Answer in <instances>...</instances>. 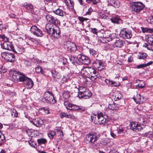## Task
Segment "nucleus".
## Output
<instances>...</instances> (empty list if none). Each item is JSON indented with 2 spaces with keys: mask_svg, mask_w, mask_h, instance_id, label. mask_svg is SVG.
I'll return each instance as SVG.
<instances>
[{
  "mask_svg": "<svg viewBox=\"0 0 153 153\" xmlns=\"http://www.w3.org/2000/svg\"><path fill=\"white\" fill-rule=\"evenodd\" d=\"M99 137L96 134L90 133L88 134L86 137L87 143L90 144L89 145L90 147L92 149H94L96 146V144L94 143L98 139Z\"/></svg>",
  "mask_w": 153,
  "mask_h": 153,
  "instance_id": "nucleus-2",
  "label": "nucleus"
},
{
  "mask_svg": "<svg viewBox=\"0 0 153 153\" xmlns=\"http://www.w3.org/2000/svg\"><path fill=\"white\" fill-rule=\"evenodd\" d=\"M25 51V49L24 48L20 47H17L16 50L13 49V51L16 53L20 54L24 52Z\"/></svg>",
  "mask_w": 153,
  "mask_h": 153,
  "instance_id": "nucleus-31",
  "label": "nucleus"
},
{
  "mask_svg": "<svg viewBox=\"0 0 153 153\" xmlns=\"http://www.w3.org/2000/svg\"><path fill=\"white\" fill-rule=\"evenodd\" d=\"M119 105L117 104L114 102L113 104H110L108 106V107L111 110H117L119 108Z\"/></svg>",
  "mask_w": 153,
  "mask_h": 153,
  "instance_id": "nucleus-34",
  "label": "nucleus"
},
{
  "mask_svg": "<svg viewBox=\"0 0 153 153\" xmlns=\"http://www.w3.org/2000/svg\"><path fill=\"white\" fill-rule=\"evenodd\" d=\"M131 7L132 11L137 14L143 9L145 5L142 2L135 1L132 2Z\"/></svg>",
  "mask_w": 153,
  "mask_h": 153,
  "instance_id": "nucleus-4",
  "label": "nucleus"
},
{
  "mask_svg": "<svg viewBox=\"0 0 153 153\" xmlns=\"http://www.w3.org/2000/svg\"><path fill=\"white\" fill-rule=\"evenodd\" d=\"M112 34L109 35V36H105V37L106 39V41H105L106 42V41L108 42H110L111 41H114L115 40V38L114 37H113Z\"/></svg>",
  "mask_w": 153,
  "mask_h": 153,
  "instance_id": "nucleus-40",
  "label": "nucleus"
},
{
  "mask_svg": "<svg viewBox=\"0 0 153 153\" xmlns=\"http://www.w3.org/2000/svg\"><path fill=\"white\" fill-rule=\"evenodd\" d=\"M117 132V134L118 136H123L125 132L124 129L123 128H117L116 130Z\"/></svg>",
  "mask_w": 153,
  "mask_h": 153,
  "instance_id": "nucleus-36",
  "label": "nucleus"
},
{
  "mask_svg": "<svg viewBox=\"0 0 153 153\" xmlns=\"http://www.w3.org/2000/svg\"><path fill=\"white\" fill-rule=\"evenodd\" d=\"M53 12L55 14L62 17L66 16V14L65 12L60 8L53 10Z\"/></svg>",
  "mask_w": 153,
  "mask_h": 153,
  "instance_id": "nucleus-23",
  "label": "nucleus"
},
{
  "mask_svg": "<svg viewBox=\"0 0 153 153\" xmlns=\"http://www.w3.org/2000/svg\"><path fill=\"white\" fill-rule=\"evenodd\" d=\"M69 59L70 61L74 64L76 65H78L79 64V61L78 60V56L76 57L74 56H71L69 57Z\"/></svg>",
  "mask_w": 153,
  "mask_h": 153,
  "instance_id": "nucleus-27",
  "label": "nucleus"
},
{
  "mask_svg": "<svg viewBox=\"0 0 153 153\" xmlns=\"http://www.w3.org/2000/svg\"><path fill=\"white\" fill-rule=\"evenodd\" d=\"M78 58L79 62L84 65H88L90 63L89 58L86 56L79 54L78 56Z\"/></svg>",
  "mask_w": 153,
  "mask_h": 153,
  "instance_id": "nucleus-14",
  "label": "nucleus"
},
{
  "mask_svg": "<svg viewBox=\"0 0 153 153\" xmlns=\"http://www.w3.org/2000/svg\"><path fill=\"white\" fill-rule=\"evenodd\" d=\"M145 84L144 83V82H143L142 83H140L136 85V87H139L141 88H143L145 87Z\"/></svg>",
  "mask_w": 153,
  "mask_h": 153,
  "instance_id": "nucleus-53",
  "label": "nucleus"
},
{
  "mask_svg": "<svg viewBox=\"0 0 153 153\" xmlns=\"http://www.w3.org/2000/svg\"><path fill=\"white\" fill-rule=\"evenodd\" d=\"M30 32L34 35L39 37L43 36L42 32L36 26L33 25L30 28Z\"/></svg>",
  "mask_w": 153,
  "mask_h": 153,
  "instance_id": "nucleus-10",
  "label": "nucleus"
},
{
  "mask_svg": "<svg viewBox=\"0 0 153 153\" xmlns=\"http://www.w3.org/2000/svg\"><path fill=\"white\" fill-rule=\"evenodd\" d=\"M60 118L62 119L64 117H65L68 118H74V116L70 114H68L67 113L65 112L61 113L59 115Z\"/></svg>",
  "mask_w": 153,
  "mask_h": 153,
  "instance_id": "nucleus-30",
  "label": "nucleus"
},
{
  "mask_svg": "<svg viewBox=\"0 0 153 153\" xmlns=\"http://www.w3.org/2000/svg\"><path fill=\"white\" fill-rule=\"evenodd\" d=\"M92 10V9L91 7H90L89 9H88V11L86 12L85 15H90L91 13Z\"/></svg>",
  "mask_w": 153,
  "mask_h": 153,
  "instance_id": "nucleus-59",
  "label": "nucleus"
},
{
  "mask_svg": "<svg viewBox=\"0 0 153 153\" xmlns=\"http://www.w3.org/2000/svg\"><path fill=\"white\" fill-rule=\"evenodd\" d=\"M37 142L39 144H44L47 142V140L46 139L43 138H41L38 139Z\"/></svg>",
  "mask_w": 153,
  "mask_h": 153,
  "instance_id": "nucleus-44",
  "label": "nucleus"
},
{
  "mask_svg": "<svg viewBox=\"0 0 153 153\" xmlns=\"http://www.w3.org/2000/svg\"><path fill=\"white\" fill-rule=\"evenodd\" d=\"M28 143L30 146L33 147H35L36 145V144L34 142H32L31 141H29Z\"/></svg>",
  "mask_w": 153,
  "mask_h": 153,
  "instance_id": "nucleus-60",
  "label": "nucleus"
},
{
  "mask_svg": "<svg viewBox=\"0 0 153 153\" xmlns=\"http://www.w3.org/2000/svg\"><path fill=\"white\" fill-rule=\"evenodd\" d=\"M22 82H25L28 88L29 89L32 88L33 85V81L30 79L25 76L23 81Z\"/></svg>",
  "mask_w": 153,
  "mask_h": 153,
  "instance_id": "nucleus-20",
  "label": "nucleus"
},
{
  "mask_svg": "<svg viewBox=\"0 0 153 153\" xmlns=\"http://www.w3.org/2000/svg\"><path fill=\"white\" fill-rule=\"evenodd\" d=\"M11 114L12 116L13 117H18V113L15 109H13Z\"/></svg>",
  "mask_w": 153,
  "mask_h": 153,
  "instance_id": "nucleus-48",
  "label": "nucleus"
},
{
  "mask_svg": "<svg viewBox=\"0 0 153 153\" xmlns=\"http://www.w3.org/2000/svg\"><path fill=\"white\" fill-rule=\"evenodd\" d=\"M120 3L118 0H116L115 2V4L114 5V7L116 8H118L120 5Z\"/></svg>",
  "mask_w": 153,
  "mask_h": 153,
  "instance_id": "nucleus-57",
  "label": "nucleus"
},
{
  "mask_svg": "<svg viewBox=\"0 0 153 153\" xmlns=\"http://www.w3.org/2000/svg\"><path fill=\"white\" fill-rule=\"evenodd\" d=\"M89 52L90 54L91 55L93 56L94 57H97L98 56V53L97 52L94 50L93 49H91L89 50Z\"/></svg>",
  "mask_w": 153,
  "mask_h": 153,
  "instance_id": "nucleus-42",
  "label": "nucleus"
},
{
  "mask_svg": "<svg viewBox=\"0 0 153 153\" xmlns=\"http://www.w3.org/2000/svg\"><path fill=\"white\" fill-rule=\"evenodd\" d=\"M93 67L99 71H101L105 68L104 64L101 60L96 59L92 63Z\"/></svg>",
  "mask_w": 153,
  "mask_h": 153,
  "instance_id": "nucleus-8",
  "label": "nucleus"
},
{
  "mask_svg": "<svg viewBox=\"0 0 153 153\" xmlns=\"http://www.w3.org/2000/svg\"><path fill=\"white\" fill-rule=\"evenodd\" d=\"M23 5L27 10H32L33 8V5L28 2L24 3L23 4Z\"/></svg>",
  "mask_w": 153,
  "mask_h": 153,
  "instance_id": "nucleus-33",
  "label": "nucleus"
},
{
  "mask_svg": "<svg viewBox=\"0 0 153 153\" xmlns=\"http://www.w3.org/2000/svg\"><path fill=\"white\" fill-rule=\"evenodd\" d=\"M130 125L131 129L136 132L140 131L143 129L141 124L139 125L137 123L132 122L130 123Z\"/></svg>",
  "mask_w": 153,
  "mask_h": 153,
  "instance_id": "nucleus-15",
  "label": "nucleus"
},
{
  "mask_svg": "<svg viewBox=\"0 0 153 153\" xmlns=\"http://www.w3.org/2000/svg\"><path fill=\"white\" fill-rule=\"evenodd\" d=\"M52 24H47L45 26L46 30L45 31H46L47 33L50 35L51 33V32H52L54 29Z\"/></svg>",
  "mask_w": 153,
  "mask_h": 153,
  "instance_id": "nucleus-24",
  "label": "nucleus"
},
{
  "mask_svg": "<svg viewBox=\"0 0 153 153\" xmlns=\"http://www.w3.org/2000/svg\"><path fill=\"white\" fill-rule=\"evenodd\" d=\"M0 139L3 142H5V137L4 134H2L0 137Z\"/></svg>",
  "mask_w": 153,
  "mask_h": 153,
  "instance_id": "nucleus-64",
  "label": "nucleus"
},
{
  "mask_svg": "<svg viewBox=\"0 0 153 153\" xmlns=\"http://www.w3.org/2000/svg\"><path fill=\"white\" fill-rule=\"evenodd\" d=\"M141 95L140 94L137 95L136 98H135L134 100L137 103H140L142 102L143 101L141 100Z\"/></svg>",
  "mask_w": 153,
  "mask_h": 153,
  "instance_id": "nucleus-39",
  "label": "nucleus"
},
{
  "mask_svg": "<svg viewBox=\"0 0 153 153\" xmlns=\"http://www.w3.org/2000/svg\"><path fill=\"white\" fill-rule=\"evenodd\" d=\"M81 95L82 97L79 96V98H82L85 99H88L91 96V94L90 91L87 89Z\"/></svg>",
  "mask_w": 153,
  "mask_h": 153,
  "instance_id": "nucleus-25",
  "label": "nucleus"
},
{
  "mask_svg": "<svg viewBox=\"0 0 153 153\" xmlns=\"http://www.w3.org/2000/svg\"><path fill=\"white\" fill-rule=\"evenodd\" d=\"M90 31L93 34L97 35L98 31L96 28H91L90 29Z\"/></svg>",
  "mask_w": 153,
  "mask_h": 153,
  "instance_id": "nucleus-54",
  "label": "nucleus"
},
{
  "mask_svg": "<svg viewBox=\"0 0 153 153\" xmlns=\"http://www.w3.org/2000/svg\"><path fill=\"white\" fill-rule=\"evenodd\" d=\"M46 18L47 21L55 25L60 24V22L59 19L49 14L46 15Z\"/></svg>",
  "mask_w": 153,
  "mask_h": 153,
  "instance_id": "nucleus-13",
  "label": "nucleus"
},
{
  "mask_svg": "<svg viewBox=\"0 0 153 153\" xmlns=\"http://www.w3.org/2000/svg\"><path fill=\"white\" fill-rule=\"evenodd\" d=\"M55 132L52 130H50L48 134V137L50 139H52L53 138L54 136L55 135Z\"/></svg>",
  "mask_w": 153,
  "mask_h": 153,
  "instance_id": "nucleus-41",
  "label": "nucleus"
},
{
  "mask_svg": "<svg viewBox=\"0 0 153 153\" xmlns=\"http://www.w3.org/2000/svg\"><path fill=\"white\" fill-rule=\"evenodd\" d=\"M64 105L67 109H69L71 110H79L81 109V108H80L78 106L70 103L67 101L64 102Z\"/></svg>",
  "mask_w": 153,
  "mask_h": 153,
  "instance_id": "nucleus-16",
  "label": "nucleus"
},
{
  "mask_svg": "<svg viewBox=\"0 0 153 153\" xmlns=\"http://www.w3.org/2000/svg\"><path fill=\"white\" fill-rule=\"evenodd\" d=\"M108 17V16L104 14H101L100 16V18L104 19H106Z\"/></svg>",
  "mask_w": 153,
  "mask_h": 153,
  "instance_id": "nucleus-58",
  "label": "nucleus"
},
{
  "mask_svg": "<svg viewBox=\"0 0 153 153\" xmlns=\"http://www.w3.org/2000/svg\"><path fill=\"white\" fill-rule=\"evenodd\" d=\"M78 19L80 22L79 23H80V25H81V27L80 28L82 29L83 28V26L84 25L83 22L85 21L87 22V20H89V19L81 16H79Z\"/></svg>",
  "mask_w": 153,
  "mask_h": 153,
  "instance_id": "nucleus-32",
  "label": "nucleus"
},
{
  "mask_svg": "<svg viewBox=\"0 0 153 153\" xmlns=\"http://www.w3.org/2000/svg\"><path fill=\"white\" fill-rule=\"evenodd\" d=\"M116 134L114 133V132H110V134L111 136L113 137L114 138H116L117 136H118L117 135V132L116 133Z\"/></svg>",
  "mask_w": 153,
  "mask_h": 153,
  "instance_id": "nucleus-62",
  "label": "nucleus"
},
{
  "mask_svg": "<svg viewBox=\"0 0 153 153\" xmlns=\"http://www.w3.org/2000/svg\"><path fill=\"white\" fill-rule=\"evenodd\" d=\"M120 83L119 82L116 81H111V85H112L114 86H117L120 85Z\"/></svg>",
  "mask_w": 153,
  "mask_h": 153,
  "instance_id": "nucleus-47",
  "label": "nucleus"
},
{
  "mask_svg": "<svg viewBox=\"0 0 153 153\" xmlns=\"http://www.w3.org/2000/svg\"><path fill=\"white\" fill-rule=\"evenodd\" d=\"M35 71L36 73H41L42 74H44L43 70L42 67L40 66H37L35 68Z\"/></svg>",
  "mask_w": 153,
  "mask_h": 153,
  "instance_id": "nucleus-43",
  "label": "nucleus"
},
{
  "mask_svg": "<svg viewBox=\"0 0 153 153\" xmlns=\"http://www.w3.org/2000/svg\"><path fill=\"white\" fill-rule=\"evenodd\" d=\"M60 30L57 27V29H54L51 32L50 36L52 38H58L60 37Z\"/></svg>",
  "mask_w": 153,
  "mask_h": 153,
  "instance_id": "nucleus-19",
  "label": "nucleus"
},
{
  "mask_svg": "<svg viewBox=\"0 0 153 153\" xmlns=\"http://www.w3.org/2000/svg\"><path fill=\"white\" fill-rule=\"evenodd\" d=\"M64 48L66 50L72 52H75L77 50L76 45L70 41L65 42Z\"/></svg>",
  "mask_w": 153,
  "mask_h": 153,
  "instance_id": "nucleus-7",
  "label": "nucleus"
},
{
  "mask_svg": "<svg viewBox=\"0 0 153 153\" xmlns=\"http://www.w3.org/2000/svg\"><path fill=\"white\" fill-rule=\"evenodd\" d=\"M111 20L112 22L114 23L119 24L122 23V20L118 16L113 17L111 19Z\"/></svg>",
  "mask_w": 153,
  "mask_h": 153,
  "instance_id": "nucleus-29",
  "label": "nucleus"
},
{
  "mask_svg": "<svg viewBox=\"0 0 153 153\" xmlns=\"http://www.w3.org/2000/svg\"><path fill=\"white\" fill-rule=\"evenodd\" d=\"M44 99L45 102L48 103L54 104L56 102V100L52 93L49 91L45 92L44 94Z\"/></svg>",
  "mask_w": 153,
  "mask_h": 153,
  "instance_id": "nucleus-5",
  "label": "nucleus"
},
{
  "mask_svg": "<svg viewBox=\"0 0 153 153\" xmlns=\"http://www.w3.org/2000/svg\"><path fill=\"white\" fill-rule=\"evenodd\" d=\"M113 97H114V99L115 101L120 99L122 96L121 94L119 92L117 91L113 95Z\"/></svg>",
  "mask_w": 153,
  "mask_h": 153,
  "instance_id": "nucleus-35",
  "label": "nucleus"
},
{
  "mask_svg": "<svg viewBox=\"0 0 153 153\" xmlns=\"http://www.w3.org/2000/svg\"><path fill=\"white\" fill-rule=\"evenodd\" d=\"M147 56V55L146 53H143L138 56V59H144L146 58Z\"/></svg>",
  "mask_w": 153,
  "mask_h": 153,
  "instance_id": "nucleus-49",
  "label": "nucleus"
},
{
  "mask_svg": "<svg viewBox=\"0 0 153 153\" xmlns=\"http://www.w3.org/2000/svg\"><path fill=\"white\" fill-rule=\"evenodd\" d=\"M146 41H148L150 45H153V35L147 36Z\"/></svg>",
  "mask_w": 153,
  "mask_h": 153,
  "instance_id": "nucleus-38",
  "label": "nucleus"
},
{
  "mask_svg": "<svg viewBox=\"0 0 153 153\" xmlns=\"http://www.w3.org/2000/svg\"><path fill=\"white\" fill-rule=\"evenodd\" d=\"M63 97L67 99L68 98L70 97V95L68 92H64L62 94Z\"/></svg>",
  "mask_w": 153,
  "mask_h": 153,
  "instance_id": "nucleus-52",
  "label": "nucleus"
},
{
  "mask_svg": "<svg viewBox=\"0 0 153 153\" xmlns=\"http://www.w3.org/2000/svg\"><path fill=\"white\" fill-rule=\"evenodd\" d=\"M30 32L34 35L39 37L43 36L42 32L36 26L33 25L30 28Z\"/></svg>",
  "mask_w": 153,
  "mask_h": 153,
  "instance_id": "nucleus-12",
  "label": "nucleus"
},
{
  "mask_svg": "<svg viewBox=\"0 0 153 153\" xmlns=\"http://www.w3.org/2000/svg\"><path fill=\"white\" fill-rule=\"evenodd\" d=\"M146 20L148 23L153 24V16L148 17Z\"/></svg>",
  "mask_w": 153,
  "mask_h": 153,
  "instance_id": "nucleus-51",
  "label": "nucleus"
},
{
  "mask_svg": "<svg viewBox=\"0 0 153 153\" xmlns=\"http://www.w3.org/2000/svg\"><path fill=\"white\" fill-rule=\"evenodd\" d=\"M56 130L57 132L58 135L59 136H60V137L63 136V134L62 131H61L59 129H56Z\"/></svg>",
  "mask_w": 153,
  "mask_h": 153,
  "instance_id": "nucleus-55",
  "label": "nucleus"
},
{
  "mask_svg": "<svg viewBox=\"0 0 153 153\" xmlns=\"http://www.w3.org/2000/svg\"><path fill=\"white\" fill-rule=\"evenodd\" d=\"M1 55L2 57L8 62H13L15 60V56L12 53L4 52L1 53Z\"/></svg>",
  "mask_w": 153,
  "mask_h": 153,
  "instance_id": "nucleus-9",
  "label": "nucleus"
},
{
  "mask_svg": "<svg viewBox=\"0 0 153 153\" xmlns=\"http://www.w3.org/2000/svg\"><path fill=\"white\" fill-rule=\"evenodd\" d=\"M67 6L72 7L74 5V3L71 0H64Z\"/></svg>",
  "mask_w": 153,
  "mask_h": 153,
  "instance_id": "nucleus-45",
  "label": "nucleus"
},
{
  "mask_svg": "<svg viewBox=\"0 0 153 153\" xmlns=\"http://www.w3.org/2000/svg\"><path fill=\"white\" fill-rule=\"evenodd\" d=\"M144 136L149 137H153V132L151 131L146 132L144 134Z\"/></svg>",
  "mask_w": 153,
  "mask_h": 153,
  "instance_id": "nucleus-50",
  "label": "nucleus"
},
{
  "mask_svg": "<svg viewBox=\"0 0 153 153\" xmlns=\"http://www.w3.org/2000/svg\"><path fill=\"white\" fill-rule=\"evenodd\" d=\"M146 67L145 64H142L139 65H137L136 67L137 68H142Z\"/></svg>",
  "mask_w": 153,
  "mask_h": 153,
  "instance_id": "nucleus-63",
  "label": "nucleus"
},
{
  "mask_svg": "<svg viewBox=\"0 0 153 153\" xmlns=\"http://www.w3.org/2000/svg\"><path fill=\"white\" fill-rule=\"evenodd\" d=\"M143 32L151 33L153 32V29L149 28L147 27H141Z\"/></svg>",
  "mask_w": 153,
  "mask_h": 153,
  "instance_id": "nucleus-37",
  "label": "nucleus"
},
{
  "mask_svg": "<svg viewBox=\"0 0 153 153\" xmlns=\"http://www.w3.org/2000/svg\"><path fill=\"white\" fill-rule=\"evenodd\" d=\"M51 72L52 74V76L54 78L56 75L57 74V72L55 71L52 70L51 71Z\"/></svg>",
  "mask_w": 153,
  "mask_h": 153,
  "instance_id": "nucleus-61",
  "label": "nucleus"
},
{
  "mask_svg": "<svg viewBox=\"0 0 153 153\" xmlns=\"http://www.w3.org/2000/svg\"><path fill=\"white\" fill-rule=\"evenodd\" d=\"M34 130L32 129H28L26 130V132L27 134L29 136H32Z\"/></svg>",
  "mask_w": 153,
  "mask_h": 153,
  "instance_id": "nucleus-46",
  "label": "nucleus"
},
{
  "mask_svg": "<svg viewBox=\"0 0 153 153\" xmlns=\"http://www.w3.org/2000/svg\"><path fill=\"white\" fill-rule=\"evenodd\" d=\"M114 42H114V45L116 47L119 48L122 47L125 43L124 42L120 39L117 40L115 39V40Z\"/></svg>",
  "mask_w": 153,
  "mask_h": 153,
  "instance_id": "nucleus-28",
  "label": "nucleus"
},
{
  "mask_svg": "<svg viewBox=\"0 0 153 153\" xmlns=\"http://www.w3.org/2000/svg\"><path fill=\"white\" fill-rule=\"evenodd\" d=\"M10 74H12V80L15 82H17L18 81L22 82L25 76L19 72L15 70L11 71Z\"/></svg>",
  "mask_w": 153,
  "mask_h": 153,
  "instance_id": "nucleus-3",
  "label": "nucleus"
},
{
  "mask_svg": "<svg viewBox=\"0 0 153 153\" xmlns=\"http://www.w3.org/2000/svg\"><path fill=\"white\" fill-rule=\"evenodd\" d=\"M100 117H99V120L100 123L99 124H103L107 122L108 121V116L106 115H103V114L101 113H100Z\"/></svg>",
  "mask_w": 153,
  "mask_h": 153,
  "instance_id": "nucleus-21",
  "label": "nucleus"
},
{
  "mask_svg": "<svg viewBox=\"0 0 153 153\" xmlns=\"http://www.w3.org/2000/svg\"><path fill=\"white\" fill-rule=\"evenodd\" d=\"M81 72L85 77L90 78L92 80L96 79L99 76L98 72L91 67L84 68L81 69Z\"/></svg>",
  "mask_w": 153,
  "mask_h": 153,
  "instance_id": "nucleus-1",
  "label": "nucleus"
},
{
  "mask_svg": "<svg viewBox=\"0 0 153 153\" xmlns=\"http://www.w3.org/2000/svg\"><path fill=\"white\" fill-rule=\"evenodd\" d=\"M120 35L125 39H130L132 36L131 30L126 28H123L120 30Z\"/></svg>",
  "mask_w": 153,
  "mask_h": 153,
  "instance_id": "nucleus-6",
  "label": "nucleus"
},
{
  "mask_svg": "<svg viewBox=\"0 0 153 153\" xmlns=\"http://www.w3.org/2000/svg\"><path fill=\"white\" fill-rule=\"evenodd\" d=\"M1 48L3 49L13 51V47L11 42H6L3 44H1Z\"/></svg>",
  "mask_w": 153,
  "mask_h": 153,
  "instance_id": "nucleus-18",
  "label": "nucleus"
},
{
  "mask_svg": "<svg viewBox=\"0 0 153 153\" xmlns=\"http://www.w3.org/2000/svg\"><path fill=\"white\" fill-rule=\"evenodd\" d=\"M7 71V70L4 67L2 66L0 67V71L2 73H5Z\"/></svg>",
  "mask_w": 153,
  "mask_h": 153,
  "instance_id": "nucleus-56",
  "label": "nucleus"
},
{
  "mask_svg": "<svg viewBox=\"0 0 153 153\" xmlns=\"http://www.w3.org/2000/svg\"><path fill=\"white\" fill-rule=\"evenodd\" d=\"M30 32L34 35L39 37L43 36L42 32L36 26L33 25L30 28Z\"/></svg>",
  "mask_w": 153,
  "mask_h": 153,
  "instance_id": "nucleus-11",
  "label": "nucleus"
},
{
  "mask_svg": "<svg viewBox=\"0 0 153 153\" xmlns=\"http://www.w3.org/2000/svg\"><path fill=\"white\" fill-rule=\"evenodd\" d=\"M30 122L37 127H40L43 125L44 122L41 119L39 118H36L30 121Z\"/></svg>",
  "mask_w": 153,
  "mask_h": 153,
  "instance_id": "nucleus-17",
  "label": "nucleus"
},
{
  "mask_svg": "<svg viewBox=\"0 0 153 153\" xmlns=\"http://www.w3.org/2000/svg\"><path fill=\"white\" fill-rule=\"evenodd\" d=\"M87 89L85 87H79L78 88H75V91L78 93L77 96L79 97L80 96L82 97L81 95Z\"/></svg>",
  "mask_w": 153,
  "mask_h": 153,
  "instance_id": "nucleus-26",
  "label": "nucleus"
},
{
  "mask_svg": "<svg viewBox=\"0 0 153 153\" xmlns=\"http://www.w3.org/2000/svg\"><path fill=\"white\" fill-rule=\"evenodd\" d=\"M100 113H98L97 114H93L91 116V118L92 121L95 124H99L100 122L99 120L100 117Z\"/></svg>",
  "mask_w": 153,
  "mask_h": 153,
  "instance_id": "nucleus-22",
  "label": "nucleus"
}]
</instances>
